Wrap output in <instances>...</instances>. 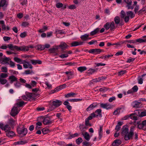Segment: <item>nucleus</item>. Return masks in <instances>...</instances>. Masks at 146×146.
Masks as SVG:
<instances>
[{"mask_svg": "<svg viewBox=\"0 0 146 146\" xmlns=\"http://www.w3.org/2000/svg\"><path fill=\"white\" fill-rule=\"evenodd\" d=\"M135 127V126H131L130 127L129 131L127 125L123 126L122 129L121 134L124 137V139L126 141L132 139L134 134V138L136 139H138V134L137 133H134V129Z\"/></svg>", "mask_w": 146, "mask_h": 146, "instance_id": "obj_1", "label": "nucleus"}, {"mask_svg": "<svg viewBox=\"0 0 146 146\" xmlns=\"http://www.w3.org/2000/svg\"><path fill=\"white\" fill-rule=\"evenodd\" d=\"M17 130L18 133L21 137L25 136L27 133V129L24 127L23 125H20L19 126Z\"/></svg>", "mask_w": 146, "mask_h": 146, "instance_id": "obj_2", "label": "nucleus"}, {"mask_svg": "<svg viewBox=\"0 0 146 146\" xmlns=\"http://www.w3.org/2000/svg\"><path fill=\"white\" fill-rule=\"evenodd\" d=\"M62 104L61 101L59 100H56L52 102V104L50 105L48 111H50L54 110L56 108L59 107Z\"/></svg>", "mask_w": 146, "mask_h": 146, "instance_id": "obj_3", "label": "nucleus"}, {"mask_svg": "<svg viewBox=\"0 0 146 146\" xmlns=\"http://www.w3.org/2000/svg\"><path fill=\"white\" fill-rule=\"evenodd\" d=\"M104 27L106 30H108L109 29L111 31H114L115 29V24L114 22H107L104 25Z\"/></svg>", "mask_w": 146, "mask_h": 146, "instance_id": "obj_4", "label": "nucleus"}, {"mask_svg": "<svg viewBox=\"0 0 146 146\" xmlns=\"http://www.w3.org/2000/svg\"><path fill=\"white\" fill-rule=\"evenodd\" d=\"M20 109V108L14 105L12 108L10 114L12 116H15L19 112Z\"/></svg>", "mask_w": 146, "mask_h": 146, "instance_id": "obj_5", "label": "nucleus"}, {"mask_svg": "<svg viewBox=\"0 0 146 146\" xmlns=\"http://www.w3.org/2000/svg\"><path fill=\"white\" fill-rule=\"evenodd\" d=\"M135 113L139 117H142L146 116V111H142L139 110H136L135 111Z\"/></svg>", "mask_w": 146, "mask_h": 146, "instance_id": "obj_6", "label": "nucleus"}, {"mask_svg": "<svg viewBox=\"0 0 146 146\" xmlns=\"http://www.w3.org/2000/svg\"><path fill=\"white\" fill-rule=\"evenodd\" d=\"M11 60V59L9 58L3 56L0 58V62L3 64H9V61Z\"/></svg>", "mask_w": 146, "mask_h": 146, "instance_id": "obj_7", "label": "nucleus"}, {"mask_svg": "<svg viewBox=\"0 0 146 146\" xmlns=\"http://www.w3.org/2000/svg\"><path fill=\"white\" fill-rule=\"evenodd\" d=\"M22 64H23V67L25 68H29L32 69L33 66L31 64L25 60H23Z\"/></svg>", "mask_w": 146, "mask_h": 146, "instance_id": "obj_8", "label": "nucleus"}, {"mask_svg": "<svg viewBox=\"0 0 146 146\" xmlns=\"http://www.w3.org/2000/svg\"><path fill=\"white\" fill-rule=\"evenodd\" d=\"M132 105L133 108H137L141 107L142 106V104L141 102H138L137 101H135L132 102Z\"/></svg>", "mask_w": 146, "mask_h": 146, "instance_id": "obj_9", "label": "nucleus"}, {"mask_svg": "<svg viewBox=\"0 0 146 146\" xmlns=\"http://www.w3.org/2000/svg\"><path fill=\"white\" fill-rule=\"evenodd\" d=\"M124 1L127 4V7L128 9H133V6H131L132 3L131 0H124Z\"/></svg>", "mask_w": 146, "mask_h": 146, "instance_id": "obj_10", "label": "nucleus"}, {"mask_svg": "<svg viewBox=\"0 0 146 146\" xmlns=\"http://www.w3.org/2000/svg\"><path fill=\"white\" fill-rule=\"evenodd\" d=\"M146 127V120L143 121L141 123L138 124V127L140 129L145 130V128Z\"/></svg>", "mask_w": 146, "mask_h": 146, "instance_id": "obj_11", "label": "nucleus"}, {"mask_svg": "<svg viewBox=\"0 0 146 146\" xmlns=\"http://www.w3.org/2000/svg\"><path fill=\"white\" fill-rule=\"evenodd\" d=\"M102 51L101 50L99 49H92L89 50L88 52L90 53L96 54H98Z\"/></svg>", "mask_w": 146, "mask_h": 146, "instance_id": "obj_12", "label": "nucleus"}, {"mask_svg": "<svg viewBox=\"0 0 146 146\" xmlns=\"http://www.w3.org/2000/svg\"><path fill=\"white\" fill-rule=\"evenodd\" d=\"M43 123L44 125H48L52 123L53 121L51 120L50 118L49 117H46L44 119Z\"/></svg>", "mask_w": 146, "mask_h": 146, "instance_id": "obj_13", "label": "nucleus"}, {"mask_svg": "<svg viewBox=\"0 0 146 146\" xmlns=\"http://www.w3.org/2000/svg\"><path fill=\"white\" fill-rule=\"evenodd\" d=\"M100 106L101 108L104 109H106L107 110L111 109L112 107L111 105L107 103L101 104L100 105Z\"/></svg>", "mask_w": 146, "mask_h": 146, "instance_id": "obj_14", "label": "nucleus"}, {"mask_svg": "<svg viewBox=\"0 0 146 146\" xmlns=\"http://www.w3.org/2000/svg\"><path fill=\"white\" fill-rule=\"evenodd\" d=\"M66 74L67 75V80H69L73 78L74 76L73 72L70 71H66L65 72Z\"/></svg>", "mask_w": 146, "mask_h": 146, "instance_id": "obj_15", "label": "nucleus"}, {"mask_svg": "<svg viewBox=\"0 0 146 146\" xmlns=\"http://www.w3.org/2000/svg\"><path fill=\"white\" fill-rule=\"evenodd\" d=\"M29 48L27 46H22L20 47L18 46V51H29Z\"/></svg>", "mask_w": 146, "mask_h": 146, "instance_id": "obj_16", "label": "nucleus"}, {"mask_svg": "<svg viewBox=\"0 0 146 146\" xmlns=\"http://www.w3.org/2000/svg\"><path fill=\"white\" fill-rule=\"evenodd\" d=\"M82 134L84 137V138L87 141H89L90 140V137L88 133L87 132L85 133L82 132Z\"/></svg>", "mask_w": 146, "mask_h": 146, "instance_id": "obj_17", "label": "nucleus"}, {"mask_svg": "<svg viewBox=\"0 0 146 146\" xmlns=\"http://www.w3.org/2000/svg\"><path fill=\"white\" fill-rule=\"evenodd\" d=\"M83 42L80 41H74L71 43L72 46H77L81 45L83 44Z\"/></svg>", "mask_w": 146, "mask_h": 146, "instance_id": "obj_18", "label": "nucleus"}, {"mask_svg": "<svg viewBox=\"0 0 146 146\" xmlns=\"http://www.w3.org/2000/svg\"><path fill=\"white\" fill-rule=\"evenodd\" d=\"M19 100H18L17 101V102L15 104V105L19 108L21 107L22 106L25 104L24 102L23 101H19Z\"/></svg>", "mask_w": 146, "mask_h": 146, "instance_id": "obj_19", "label": "nucleus"}, {"mask_svg": "<svg viewBox=\"0 0 146 146\" xmlns=\"http://www.w3.org/2000/svg\"><path fill=\"white\" fill-rule=\"evenodd\" d=\"M8 47L12 50H16L18 51V46L16 45H13L12 44H8Z\"/></svg>", "mask_w": 146, "mask_h": 146, "instance_id": "obj_20", "label": "nucleus"}, {"mask_svg": "<svg viewBox=\"0 0 146 146\" xmlns=\"http://www.w3.org/2000/svg\"><path fill=\"white\" fill-rule=\"evenodd\" d=\"M59 47H60L62 50H63L67 48L68 46L65 42H61L59 45Z\"/></svg>", "mask_w": 146, "mask_h": 146, "instance_id": "obj_21", "label": "nucleus"}, {"mask_svg": "<svg viewBox=\"0 0 146 146\" xmlns=\"http://www.w3.org/2000/svg\"><path fill=\"white\" fill-rule=\"evenodd\" d=\"M63 104L66 106V108L70 112H71L72 107L70 105V104L67 101H66L64 102Z\"/></svg>", "mask_w": 146, "mask_h": 146, "instance_id": "obj_22", "label": "nucleus"}, {"mask_svg": "<svg viewBox=\"0 0 146 146\" xmlns=\"http://www.w3.org/2000/svg\"><path fill=\"white\" fill-rule=\"evenodd\" d=\"M97 106L96 104L93 103L91 104L87 109V111H90L93 110L94 108L96 107Z\"/></svg>", "mask_w": 146, "mask_h": 146, "instance_id": "obj_23", "label": "nucleus"}, {"mask_svg": "<svg viewBox=\"0 0 146 146\" xmlns=\"http://www.w3.org/2000/svg\"><path fill=\"white\" fill-rule=\"evenodd\" d=\"M97 69H94L92 68H90L88 70L87 72V74L88 75H90L97 71Z\"/></svg>", "mask_w": 146, "mask_h": 146, "instance_id": "obj_24", "label": "nucleus"}, {"mask_svg": "<svg viewBox=\"0 0 146 146\" xmlns=\"http://www.w3.org/2000/svg\"><path fill=\"white\" fill-rule=\"evenodd\" d=\"M121 143V141L119 139H116L114 141L112 144L113 146H118Z\"/></svg>", "mask_w": 146, "mask_h": 146, "instance_id": "obj_25", "label": "nucleus"}, {"mask_svg": "<svg viewBox=\"0 0 146 146\" xmlns=\"http://www.w3.org/2000/svg\"><path fill=\"white\" fill-rule=\"evenodd\" d=\"M86 126H85L83 125H80L79 127L82 133V132H84L87 129L88 127Z\"/></svg>", "mask_w": 146, "mask_h": 146, "instance_id": "obj_26", "label": "nucleus"}, {"mask_svg": "<svg viewBox=\"0 0 146 146\" xmlns=\"http://www.w3.org/2000/svg\"><path fill=\"white\" fill-rule=\"evenodd\" d=\"M126 14L127 16H128L131 18H133L135 16L133 13L132 11H127L126 13Z\"/></svg>", "mask_w": 146, "mask_h": 146, "instance_id": "obj_27", "label": "nucleus"}, {"mask_svg": "<svg viewBox=\"0 0 146 146\" xmlns=\"http://www.w3.org/2000/svg\"><path fill=\"white\" fill-rule=\"evenodd\" d=\"M32 97L31 95H27L26 96H22V99L24 100L28 101L31 99Z\"/></svg>", "mask_w": 146, "mask_h": 146, "instance_id": "obj_28", "label": "nucleus"}, {"mask_svg": "<svg viewBox=\"0 0 146 146\" xmlns=\"http://www.w3.org/2000/svg\"><path fill=\"white\" fill-rule=\"evenodd\" d=\"M95 113H96L97 117L100 116V117H102V110L100 109H98L95 111Z\"/></svg>", "mask_w": 146, "mask_h": 146, "instance_id": "obj_29", "label": "nucleus"}, {"mask_svg": "<svg viewBox=\"0 0 146 146\" xmlns=\"http://www.w3.org/2000/svg\"><path fill=\"white\" fill-rule=\"evenodd\" d=\"M14 60L16 62L20 63V64H22L23 61V60H22L20 58L17 57H15L14 58Z\"/></svg>", "mask_w": 146, "mask_h": 146, "instance_id": "obj_30", "label": "nucleus"}, {"mask_svg": "<svg viewBox=\"0 0 146 146\" xmlns=\"http://www.w3.org/2000/svg\"><path fill=\"white\" fill-rule=\"evenodd\" d=\"M102 127V125H101L100 126V129L99 130L98 133L100 139L102 137L103 132Z\"/></svg>", "mask_w": 146, "mask_h": 146, "instance_id": "obj_31", "label": "nucleus"}, {"mask_svg": "<svg viewBox=\"0 0 146 146\" xmlns=\"http://www.w3.org/2000/svg\"><path fill=\"white\" fill-rule=\"evenodd\" d=\"M35 48L37 50H42L44 49V45L41 44L37 45L35 47Z\"/></svg>", "mask_w": 146, "mask_h": 146, "instance_id": "obj_32", "label": "nucleus"}, {"mask_svg": "<svg viewBox=\"0 0 146 146\" xmlns=\"http://www.w3.org/2000/svg\"><path fill=\"white\" fill-rule=\"evenodd\" d=\"M89 35L86 34L83 35H82L80 38L82 40H86L87 39H88V38L89 37Z\"/></svg>", "mask_w": 146, "mask_h": 146, "instance_id": "obj_33", "label": "nucleus"}, {"mask_svg": "<svg viewBox=\"0 0 146 146\" xmlns=\"http://www.w3.org/2000/svg\"><path fill=\"white\" fill-rule=\"evenodd\" d=\"M10 126L9 124L5 125L4 126V130L6 132L9 131L11 129Z\"/></svg>", "mask_w": 146, "mask_h": 146, "instance_id": "obj_34", "label": "nucleus"}, {"mask_svg": "<svg viewBox=\"0 0 146 146\" xmlns=\"http://www.w3.org/2000/svg\"><path fill=\"white\" fill-rule=\"evenodd\" d=\"M9 79L11 80V83H12L13 82L17 81V78L14 76H9Z\"/></svg>", "mask_w": 146, "mask_h": 146, "instance_id": "obj_35", "label": "nucleus"}, {"mask_svg": "<svg viewBox=\"0 0 146 146\" xmlns=\"http://www.w3.org/2000/svg\"><path fill=\"white\" fill-rule=\"evenodd\" d=\"M146 37V36H143V38ZM135 42H138L139 43H142L146 42V39H143L141 38H139L137 39H136Z\"/></svg>", "mask_w": 146, "mask_h": 146, "instance_id": "obj_36", "label": "nucleus"}, {"mask_svg": "<svg viewBox=\"0 0 146 146\" xmlns=\"http://www.w3.org/2000/svg\"><path fill=\"white\" fill-rule=\"evenodd\" d=\"M99 31V29L97 28L90 33V35L93 36L96 34Z\"/></svg>", "mask_w": 146, "mask_h": 146, "instance_id": "obj_37", "label": "nucleus"}, {"mask_svg": "<svg viewBox=\"0 0 146 146\" xmlns=\"http://www.w3.org/2000/svg\"><path fill=\"white\" fill-rule=\"evenodd\" d=\"M76 95V94L75 93L70 92L66 94L65 96V97L68 98L71 97H74L75 95Z\"/></svg>", "mask_w": 146, "mask_h": 146, "instance_id": "obj_38", "label": "nucleus"}, {"mask_svg": "<svg viewBox=\"0 0 146 146\" xmlns=\"http://www.w3.org/2000/svg\"><path fill=\"white\" fill-rule=\"evenodd\" d=\"M6 134L8 137H12L15 135V133L13 131H10L7 132Z\"/></svg>", "mask_w": 146, "mask_h": 146, "instance_id": "obj_39", "label": "nucleus"}, {"mask_svg": "<svg viewBox=\"0 0 146 146\" xmlns=\"http://www.w3.org/2000/svg\"><path fill=\"white\" fill-rule=\"evenodd\" d=\"M114 21L116 25L118 24L120 21V18L118 16H116L114 19Z\"/></svg>", "mask_w": 146, "mask_h": 146, "instance_id": "obj_40", "label": "nucleus"}, {"mask_svg": "<svg viewBox=\"0 0 146 146\" xmlns=\"http://www.w3.org/2000/svg\"><path fill=\"white\" fill-rule=\"evenodd\" d=\"M130 118L132 119L136 120L137 119V117L135 113H132L130 114Z\"/></svg>", "mask_w": 146, "mask_h": 146, "instance_id": "obj_41", "label": "nucleus"}, {"mask_svg": "<svg viewBox=\"0 0 146 146\" xmlns=\"http://www.w3.org/2000/svg\"><path fill=\"white\" fill-rule=\"evenodd\" d=\"M87 69L86 68L85 66H81L79 67L78 68V71L81 72H82L84 70Z\"/></svg>", "mask_w": 146, "mask_h": 146, "instance_id": "obj_42", "label": "nucleus"}, {"mask_svg": "<svg viewBox=\"0 0 146 146\" xmlns=\"http://www.w3.org/2000/svg\"><path fill=\"white\" fill-rule=\"evenodd\" d=\"M15 124V121L13 119L11 118L9 120V124L12 126H13Z\"/></svg>", "mask_w": 146, "mask_h": 146, "instance_id": "obj_43", "label": "nucleus"}, {"mask_svg": "<svg viewBox=\"0 0 146 146\" xmlns=\"http://www.w3.org/2000/svg\"><path fill=\"white\" fill-rule=\"evenodd\" d=\"M42 131L44 134H46L50 132V130L46 128H43Z\"/></svg>", "mask_w": 146, "mask_h": 146, "instance_id": "obj_44", "label": "nucleus"}, {"mask_svg": "<svg viewBox=\"0 0 146 146\" xmlns=\"http://www.w3.org/2000/svg\"><path fill=\"white\" fill-rule=\"evenodd\" d=\"M113 56V55L111 54V55H105L102 56L100 58L102 59H104L105 60H107L108 59L109 57H112Z\"/></svg>", "mask_w": 146, "mask_h": 146, "instance_id": "obj_45", "label": "nucleus"}, {"mask_svg": "<svg viewBox=\"0 0 146 146\" xmlns=\"http://www.w3.org/2000/svg\"><path fill=\"white\" fill-rule=\"evenodd\" d=\"M83 141L81 137H79L76 140V143L78 145H79Z\"/></svg>", "mask_w": 146, "mask_h": 146, "instance_id": "obj_46", "label": "nucleus"}, {"mask_svg": "<svg viewBox=\"0 0 146 146\" xmlns=\"http://www.w3.org/2000/svg\"><path fill=\"white\" fill-rule=\"evenodd\" d=\"M83 145L84 146H91V144L89 142L87 141L83 142L82 143Z\"/></svg>", "mask_w": 146, "mask_h": 146, "instance_id": "obj_47", "label": "nucleus"}, {"mask_svg": "<svg viewBox=\"0 0 146 146\" xmlns=\"http://www.w3.org/2000/svg\"><path fill=\"white\" fill-rule=\"evenodd\" d=\"M79 134L76 133H75L74 134L72 135H71L69 137V139H71L72 138L74 137H78L79 136Z\"/></svg>", "mask_w": 146, "mask_h": 146, "instance_id": "obj_48", "label": "nucleus"}, {"mask_svg": "<svg viewBox=\"0 0 146 146\" xmlns=\"http://www.w3.org/2000/svg\"><path fill=\"white\" fill-rule=\"evenodd\" d=\"M108 88L106 87H103L100 89L99 91L102 92H104L108 90Z\"/></svg>", "mask_w": 146, "mask_h": 146, "instance_id": "obj_49", "label": "nucleus"}, {"mask_svg": "<svg viewBox=\"0 0 146 146\" xmlns=\"http://www.w3.org/2000/svg\"><path fill=\"white\" fill-rule=\"evenodd\" d=\"M9 64L10 66L12 67L13 68L15 66V63L11 61V60L9 61V64Z\"/></svg>", "mask_w": 146, "mask_h": 146, "instance_id": "obj_50", "label": "nucleus"}, {"mask_svg": "<svg viewBox=\"0 0 146 146\" xmlns=\"http://www.w3.org/2000/svg\"><path fill=\"white\" fill-rule=\"evenodd\" d=\"M6 5V1L5 0H1L0 3V6L3 7Z\"/></svg>", "mask_w": 146, "mask_h": 146, "instance_id": "obj_51", "label": "nucleus"}, {"mask_svg": "<svg viewBox=\"0 0 146 146\" xmlns=\"http://www.w3.org/2000/svg\"><path fill=\"white\" fill-rule=\"evenodd\" d=\"M68 54H63L60 55L59 57L62 58H67L68 56Z\"/></svg>", "mask_w": 146, "mask_h": 146, "instance_id": "obj_52", "label": "nucleus"}, {"mask_svg": "<svg viewBox=\"0 0 146 146\" xmlns=\"http://www.w3.org/2000/svg\"><path fill=\"white\" fill-rule=\"evenodd\" d=\"M28 142L26 140L19 141L17 142V143H18L19 145H23Z\"/></svg>", "mask_w": 146, "mask_h": 146, "instance_id": "obj_53", "label": "nucleus"}, {"mask_svg": "<svg viewBox=\"0 0 146 146\" xmlns=\"http://www.w3.org/2000/svg\"><path fill=\"white\" fill-rule=\"evenodd\" d=\"M1 70L2 72H7V69L6 67H2L1 68Z\"/></svg>", "mask_w": 146, "mask_h": 146, "instance_id": "obj_54", "label": "nucleus"}, {"mask_svg": "<svg viewBox=\"0 0 146 146\" xmlns=\"http://www.w3.org/2000/svg\"><path fill=\"white\" fill-rule=\"evenodd\" d=\"M16 88H19L21 86V84L19 82H17L14 84Z\"/></svg>", "mask_w": 146, "mask_h": 146, "instance_id": "obj_55", "label": "nucleus"}, {"mask_svg": "<svg viewBox=\"0 0 146 146\" xmlns=\"http://www.w3.org/2000/svg\"><path fill=\"white\" fill-rule=\"evenodd\" d=\"M31 73H33V71H30L29 70H27L25 71L24 74H28Z\"/></svg>", "mask_w": 146, "mask_h": 146, "instance_id": "obj_56", "label": "nucleus"}, {"mask_svg": "<svg viewBox=\"0 0 146 146\" xmlns=\"http://www.w3.org/2000/svg\"><path fill=\"white\" fill-rule=\"evenodd\" d=\"M82 100V99H70L69 100L70 102H76L80 101H81Z\"/></svg>", "mask_w": 146, "mask_h": 146, "instance_id": "obj_57", "label": "nucleus"}, {"mask_svg": "<svg viewBox=\"0 0 146 146\" xmlns=\"http://www.w3.org/2000/svg\"><path fill=\"white\" fill-rule=\"evenodd\" d=\"M131 89L133 92H136L138 90V88L137 86H135Z\"/></svg>", "mask_w": 146, "mask_h": 146, "instance_id": "obj_58", "label": "nucleus"}, {"mask_svg": "<svg viewBox=\"0 0 146 146\" xmlns=\"http://www.w3.org/2000/svg\"><path fill=\"white\" fill-rule=\"evenodd\" d=\"M126 72V70H121L118 72V75L122 76Z\"/></svg>", "mask_w": 146, "mask_h": 146, "instance_id": "obj_59", "label": "nucleus"}, {"mask_svg": "<svg viewBox=\"0 0 146 146\" xmlns=\"http://www.w3.org/2000/svg\"><path fill=\"white\" fill-rule=\"evenodd\" d=\"M63 6V4L61 3H58L56 5V7L59 8L62 7Z\"/></svg>", "mask_w": 146, "mask_h": 146, "instance_id": "obj_60", "label": "nucleus"}, {"mask_svg": "<svg viewBox=\"0 0 146 146\" xmlns=\"http://www.w3.org/2000/svg\"><path fill=\"white\" fill-rule=\"evenodd\" d=\"M27 35V34L26 32H24L21 34L20 35V36L21 38H23L25 37Z\"/></svg>", "mask_w": 146, "mask_h": 146, "instance_id": "obj_61", "label": "nucleus"}, {"mask_svg": "<svg viewBox=\"0 0 146 146\" xmlns=\"http://www.w3.org/2000/svg\"><path fill=\"white\" fill-rule=\"evenodd\" d=\"M7 82V80L6 79H0V82L2 84H5Z\"/></svg>", "mask_w": 146, "mask_h": 146, "instance_id": "obj_62", "label": "nucleus"}, {"mask_svg": "<svg viewBox=\"0 0 146 146\" xmlns=\"http://www.w3.org/2000/svg\"><path fill=\"white\" fill-rule=\"evenodd\" d=\"M31 84L32 86L34 87L36 86V82L35 81L32 80L31 81Z\"/></svg>", "mask_w": 146, "mask_h": 146, "instance_id": "obj_63", "label": "nucleus"}, {"mask_svg": "<svg viewBox=\"0 0 146 146\" xmlns=\"http://www.w3.org/2000/svg\"><path fill=\"white\" fill-rule=\"evenodd\" d=\"M45 84L47 86V88H48V89H50L51 88L52 85L50 84L49 83L47 82H46L45 83Z\"/></svg>", "mask_w": 146, "mask_h": 146, "instance_id": "obj_64", "label": "nucleus"}]
</instances>
